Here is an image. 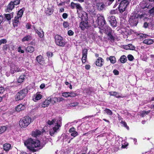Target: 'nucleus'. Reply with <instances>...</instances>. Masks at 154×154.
I'll list each match as a JSON object with an SVG mask.
<instances>
[{
	"instance_id": "a211bd4d",
	"label": "nucleus",
	"mask_w": 154,
	"mask_h": 154,
	"mask_svg": "<svg viewBox=\"0 0 154 154\" xmlns=\"http://www.w3.org/2000/svg\"><path fill=\"white\" fill-rule=\"evenodd\" d=\"M25 108V106L24 105L20 104L16 107V110L17 112H20L24 109Z\"/></svg>"
},
{
	"instance_id": "6e6552de",
	"label": "nucleus",
	"mask_w": 154,
	"mask_h": 154,
	"mask_svg": "<svg viewBox=\"0 0 154 154\" xmlns=\"http://www.w3.org/2000/svg\"><path fill=\"white\" fill-rule=\"evenodd\" d=\"M129 3V2L126 0L122 1L118 7L120 12L122 13L125 11Z\"/></svg>"
},
{
	"instance_id": "5701e85b",
	"label": "nucleus",
	"mask_w": 154,
	"mask_h": 154,
	"mask_svg": "<svg viewBox=\"0 0 154 154\" xmlns=\"http://www.w3.org/2000/svg\"><path fill=\"white\" fill-rule=\"evenodd\" d=\"M78 14H82L81 17L82 19H86L88 18L87 14L84 11H82Z\"/></svg>"
},
{
	"instance_id": "9b49d317",
	"label": "nucleus",
	"mask_w": 154,
	"mask_h": 154,
	"mask_svg": "<svg viewBox=\"0 0 154 154\" xmlns=\"http://www.w3.org/2000/svg\"><path fill=\"white\" fill-rule=\"evenodd\" d=\"M13 1H11L8 5L7 9L5 10L6 12H10L14 8V5L13 4Z\"/></svg>"
},
{
	"instance_id": "1a4fd4ad",
	"label": "nucleus",
	"mask_w": 154,
	"mask_h": 154,
	"mask_svg": "<svg viewBox=\"0 0 154 154\" xmlns=\"http://www.w3.org/2000/svg\"><path fill=\"white\" fill-rule=\"evenodd\" d=\"M108 21L110 23L111 26L113 27H115L116 26L117 21L115 17L112 16L109 17Z\"/></svg>"
},
{
	"instance_id": "4be33fe9",
	"label": "nucleus",
	"mask_w": 154,
	"mask_h": 154,
	"mask_svg": "<svg viewBox=\"0 0 154 154\" xmlns=\"http://www.w3.org/2000/svg\"><path fill=\"white\" fill-rule=\"evenodd\" d=\"M32 39V36L29 35H27L23 37L22 39V41L24 42L26 41H28Z\"/></svg>"
},
{
	"instance_id": "c03bdc74",
	"label": "nucleus",
	"mask_w": 154,
	"mask_h": 154,
	"mask_svg": "<svg viewBox=\"0 0 154 154\" xmlns=\"http://www.w3.org/2000/svg\"><path fill=\"white\" fill-rule=\"evenodd\" d=\"M8 48H9V45H7V44L4 45L3 46V48H2L3 50L4 51H7V50L8 49Z\"/></svg>"
},
{
	"instance_id": "864d4df0",
	"label": "nucleus",
	"mask_w": 154,
	"mask_h": 154,
	"mask_svg": "<svg viewBox=\"0 0 154 154\" xmlns=\"http://www.w3.org/2000/svg\"><path fill=\"white\" fill-rule=\"evenodd\" d=\"M18 51L19 52H21L22 53H23L24 52V51L23 50L21 49V47H19L18 48Z\"/></svg>"
},
{
	"instance_id": "e2e57ef3",
	"label": "nucleus",
	"mask_w": 154,
	"mask_h": 154,
	"mask_svg": "<svg viewBox=\"0 0 154 154\" xmlns=\"http://www.w3.org/2000/svg\"><path fill=\"white\" fill-rule=\"evenodd\" d=\"M67 14L65 13H63L62 15L64 19L66 18L67 17Z\"/></svg>"
},
{
	"instance_id": "8fccbe9b",
	"label": "nucleus",
	"mask_w": 154,
	"mask_h": 154,
	"mask_svg": "<svg viewBox=\"0 0 154 154\" xmlns=\"http://www.w3.org/2000/svg\"><path fill=\"white\" fill-rule=\"evenodd\" d=\"M76 96V94L74 93H69V97H74Z\"/></svg>"
},
{
	"instance_id": "9d476101",
	"label": "nucleus",
	"mask_w": 154,
	"mask_h": 154,
	"mask_svg": "<svg viewBox=\"0 0 154 154\" xmlns=\"http://www.w3.org/2000/svg\"><path fill=\"white\" fill-rule=\"evenodd\" d=\"M87 52L88 50L86 49H84L82 50V60L83 63H85L86 61Z\"/></svg>"
},
{
	"instance_id": "37998d69",
	"label": "nucleus",
	"mask_w": 154,
	"mask_h": 154,
	"mask_svg": "<svg viewBox=\"0 0 154 154\" xmlns=\"http://www.w3.org/2000/svg\"><path fill=\"white\" fill-rule=\"evenodd\" d=\"M63 26L64 28H67L69 26V23L67 22L64 21L63 23Z\"/></svg>"
},
{
	"instance_id": "f3484780",
	"label": "nucleus",
	"mask_w": 154,
	"mask_h": 154,
	"mask_svg": "<svg viewBox=\"0 0 154 154\" xmlns=\"http://www.w3.org/2000/svg\"><path fill=\"white\" fill-rule=\"evenodd\" d=\"M20 18L17 16L15 17L13 23V25L14 27H17L18 26L19 23V19Z\"/></svg>"
},
{
	"instance_id": "a18cd8bd",
	"label": "nucleus",
	"mask_w": 154,
	"mask_h": 154,
	"mask_svg": "<svg viewBox=\"0 0 154 154\" xmlns=\"http://www.w3.org/2000/svg\"><path fill=\"white\" fill-rule=\"evenodd\" d=\"M69 92H64L62 94V96L66 97H69Z\"/></svg>"
},
{
	"instance_id": "2eb2a0df",
	"label": "nucleus",
	"mask_w": 154,
	"mask_h": 154,
	"mask_svg": "<svg viewBox=\"0 0 154 154\" xmlns=\"http://www.w3.org/2000/svg\"><path fill=\"white\" fill-rule=\"evenodd\" d=\"M109 94L110 96H115L117 98L123 97L122 96L121 94H120L119 93L116 91L109 92Z\"/></svg>"
},
{
	"instance_id": "13d9d810",
	"label": "nucleus",
	"mask_w": 154,
	"mask_h": 154,
	"mask_svg": "<svg viewBox=\"0 0 154 154\" xmlns=\"http://www.w3.org/2000/svg\"><path fill=\"white\" fill-rule=\"evenodd\" d=\"M78 105V103H71L70 106H72V107H74L76 106H77Z\"/></svg>"
},
{
	"instance_id": "423d86ee",
	"label": "nucleus",
	"mask_w": 154,
	"mask_h": 154,
	"mask_svg": "<svg viewBox=\"0 0 154 154\" xmlns=\"http://www.w3.org/2000/svg\"><path fill=\"white\" fill-rule=\"evenodd\" d=\"M55 40L56 44L59 46L64 47L66 44L63 37L59 35H57L55 36Z\"/></svg>"
},
{
	"instance_id": "412c9836",
	"label": "nucleus",
	"mask_w": 154,
	"mask_h": 154,
	"mask_svg": "<svg viewBox=\"0 0 154 154\" xmlns=\"http://www.w3.org/2000/svg\"><path fill=\"white\" fill-rule=\"evenodd\" d=\"M34 97L35 98H33V100L35 101H36L42 98V96L41 94L37 93L34 95Z\"/></svg>"
},
{
	"instance_id": "6e6d98bb",
	"label": "nucleus",
	"mask_w": 154,
	"mask_h": 154,
	"mask_svg": "<svg viewBox=\"0 0 154 154\" xmlns=\"http://www.w3.org/2000/svg\"><path fill=\"white\" fill-rule=\"evenodd\" d=\"M4 91V88L2 87H0V94H2Z\"/></svg>"
},
{
	"instance_id": "69168bd1",
	"label": "nucleus",
	"mask_w": 154,
	"mask_h": 154,
	"mask_svg": "<svg viewBox=\"0 0 154 154\" xmlns=\"http://www.w3.org/2000/svg\"><path fill=\"white\" fill-rule=\"evenodd\" d=\"M47 55L48 56H51V57H52L53 55V53L50 52H48L47 53Z\"/></svg>"
},
{
	"instance_id": "49530a36",
	"label": "nucleus",
	"mask_w": 154,
	"mask_h": 154,
	"mask_svg": "<svg viewBox=\"0 0 154 154\" xmlns=\"http://www.w3.org/2000/svg\"><path fill=\"white\" fill-rule=\"evenodd\" d=\"M77 3L75 4L73 2H72L70 4V7L72 9H74L75 7H76Z\"/></svg>"
},
{
	"instance_id": "09e8293b",
	"label": "nucleus",
	"mask_w": 154,
	"mask_h": 154,
	"mask_svg": "<svg viewBox=\"0 0 154 154\" xmlns=\"http://www.w3.org/2000/svg\"><path fill=\"white\" fill-rule=\"evenodd\" d=\"M128 58L129 60L132 61L134 59V57L131 55L130 54L128 55Z\"/></svg>"
},
{
	"instance_id": "680f3d73",
	"label": "nucleus",
	"mask_w": 154,
	"mask_h": 154,
	"mask_svg": "<svg viewBox=\"0 0 154 154\" xmlns=\"http://www.w3.org/2000/svg\"><path fill=\"white\" fill-rule=\"evenodd\" d=\"M69 132L71 133L75 131V129L74 127H72L69 129Z\"/></svg>"
},
{
	"instance_id": "052dcab7",
	"label": "nucleus",
	"mask_w": 154,
	"mask_h": 154,
	"mask_svg": "<svg viewBox=\"0 0 154 154\" xmlns=\"http://www.w3.org/2000/svg\"><path fill=\"white\" fill-rule=\"evenodd\" d=\"M31 25L29 24L28 23L26 25V28L27 29H30L31 28Z\"/></svg>"
},
{
	"instance_id": "bb28decb",
	"label": "nucleus",
	"mask_w": 154,
	"mask_h": 154,
	"mask_svg": "<svg viewBox=\"0 0 154 154\" xmlns=\"http://www.w3.org/2000/svg\"><path fill=\"white\" fill-rule=\"evenodd\" d=\"M35 31L37 33L38 35L40 38H42L44 35V32L42 30H40V31L37 29H35Z\"/></svg>"
},
{
	"instance_id": "ddd939ff",
	"label": "nucleus",
	"mask_w": 154,
	"mask_h": 154,
	"mask_svg": "<svg viewBox=\"0 0 154 154\" xmlns=\"http://www.w3.org/2000/svg\"><path fill=\"white\" fill-rule=\"evenodd\" d=\"M11 72L13 74L16 72H19L21 71V70L17 66L14 65L12 66L11 67Z\"/></svg>"
},
{
	"instance_id": "4d7b16f0",
	"label": "nucleus",
	"mask_w": 154,
	"mask_h": 154,
	"mask_svg": "<svg viewBox=\"0 0 154 154\" xmlns=\"http://www.w3.org/2000/svg\"><path fill=\"white\" fill-rule=\"evenodd\" d=\"M148 36V35L145 34H142L140 35V37L143 38H146Z\"/></svg>"
},
{
	"instance_id": "aec40b11",
	"label": "nucleus",
	"mask_w": 154,
	"mask_h": 154,
	"mask_svg": "<svg viewBox=\"0 0 154 154\" xmlns=\"http://www.w3.org/2000/svg\"><path fill=\"white\" fill-rule=\"evenodd\" d=\"M11 147V145L9 143H5L3 145V149L4 150L6 151H8Z\"/></svg>"
},
{
	"instance_id": "ea45409f",
	"label": "nucleus",
	"mask_w": 154,
	"mask_h": 154,
	"mask_svg": "<svg viewBox=\"0 0 154 154\" xmlns=\"http://www.w3.org/2000/svg\"><path fill=\"white\" fill-rule=\"evenodd\" d=\"M107 35L109 37V39L111 40H114V37L110 33H108Z\"/></svg>"
},
{
	"instance_id": "a878e982",
	"label": "nucleus",
	"mask_w": 154,
	"mask_h": 154,
	"mask_svg": "<svg viewBox=\"0 0 154 154\" xmlns=\"http://www.w3.org/2000/svg\"><path fill=\"white\" fill-rule=\"evenodd\" d=\"M26 75H20L18 79V82L19 83L22 82L26 78Z\"/></svg>"
},
{
	"instance_id": "58836bf2",
	"label": "nucleus",
	"mask_w": 154,
	"mask_h": 154,
	"mask_svg": "<svg viewBox=\"0 0 154 154\" xmlns=\"http://www.w3.org/2000/svg\"><path fill=\"white\" fill-rule=\"evenodd\" d=\"M105 111L107 113V114L109 115H112V112L109 109H106L105 110Z\"/></svg>"
},
{
	"instance_id": "603ef678",
	"label": "nucleus",
	"mask_w": 154,
	"mask_h": 154,
	"mask_svg": "<svg viewBox=\"0 0 154 154\" xmlns=\"http://www.w3.org/2000/svg\"><path fill=\"white\" fill-rule=\"evenodd\" d=\"M7 41L6 39H2L0 40V42L2 44H5L7 42Z\"/></svg>"
},
{
	"instance_id": "3c124183",
	"label": "nucleus",
	"mask_w": 154,
	"mask_h": 154,
	"mask_svg": "<svg viewBox=\"0 0 154 154\" xmlns=\"http://www.w3.org/2000/svg\"><path fill=\"white\" fill-rule=\"evenodd\" d=\"M149 13L151 14H154V7L149 11Z\"/></svg>"
},
{
	"instance_id": "4468645a",
	"label": "nucleus",
	"mask_w": 154,
	"mask_h": 154,
	"mask_svg": "<svg viewBox=\"0 0 154 154\" xmlns=\"http://www.w3.org/2000/svg\"><path fill=\"white\" fill-rule=\"evenodd\" d=\"M51 102V98H48L46 99L43 102L42 105V106L43 107H47Z\"/></svg>"
},
{
	"instance_id": "5fc2aeb1",
	"label": "nucleus",
	"mask_w": 154,
	"mask_h": 154,
	"mask_svg": "<svg viewBox=\"0 0 154 154\" xmlns=\"http://www.w3.org/2000/svg\"><path fill=\"white\" fill-rule=\"evenodd\" d=\"M68 34L69 35H73L74 32L71 30H69L68 32Z\"/></svg>"
},
{
	"instance_id": "c9c22d12",
	"label": "nucleus",
	"mask_w": 154,
	"mask_h": 154,
	"mask_svg": "<svg viewBox=\"0 0 154 154\" xmlns=\"http://www.w3.org/2000/svg\"><path fill=\"white\" fill-rule=\"evenodd\" d=\"M23 11L22 9H21L18 11L17 16L18 17H19L21 18L23 15Z\"/></svg>"
},
{
	"instance_id": "a19ab883",
	"label": "nucleus",
	"mask_w": 154,
	"mask_h": 154,
	"mask_svg": "<svg viewBox=\"0 0 154 154\" xmlns=\"http://www.w3.org/2000/svg\"><path fill=\"white\" fill-rule=\"evenodd\" d=\"M58 101V98L57 97H54L52 99H51V102L52 104H54L56 102Z\"/></svg>"
},
{
	"instance_id": "4c0bfd02",
	"label": "nucleus",
	"mask_w": 154,
	"mask_h": 154,
	"mask_svg": "<svg viewBox=\"0 0 154 154\" xmlns=\"http://www.w3.org/2000/svg\"><path fill=\"white\" fill-rule=\"evenodd\" d=\"M120 123L123 125V126L126 128L127 129H129V127L127 126L126 122L125 121H123V120H121Z\"/></svg>"
},
{
	"instance_id": "393cba45",
	"label": "nucleus",
	"mask_w": 154,
	"mask_h": 154,
	"mask_svg": "<svg viewBox=\"0 0 154 154\" xmlns=\"http://www.w3.org/2000/svg\"><path fill=\"white\" fill-rule=\"evenodd\" d=\"M26 50L27 52L31 53L34 51V48L33 47L29 46L26 48Z\"/></svg>"
},
{
	"instance_id": "cd10ccee",
	"label": "nucleus",
	"mask_w": 154,
	"mask_h": 154,
	"mask_svg": "<svg viewBox=\"0 0 154 154\" xmlns=\"http://www.w3.org/2000/svg\"><path fill=\"white\" fill-rule=\"evenodd\" d=\"M14 14L11 13L10 14H5V16L8 20H10L13 17Z\"/></svg>"
},
{
	"instance_id": "c756f323",
	"label": "nucleus",
	"mask_w": 154,
	"mask_h": 154,
	"mask_svg": "<svg viewBox=\"0 0 154 154\" xmlns=\"http://www.w3.org/2000/svg\"><path fill=\"white\" fill-rule=\"evenodd\" d=\"M38 63L40 64H42L43 63V61L42 60V57L41 55L37 56L36 57Z\"/></svg>"
},
{
	"instance_id": "79ce46f5",
	"label": "nucleus",
	"mask_w": 154,
	"mask_h": 154,
	"mask_svg": "<svg viewBox=\"0 0 154 154\" xmlns=\"http://www.w3.org/2000/svg\"><path fill=\"white\" fill-rule=\"evenodd\" d=\"M20 0H14L13 1V4L14 5H17L20 3Z\"/></svg>"
},
{
	"instance_id": "0e129e2a",
	"label": "nucleus",
	"mask_w": 154,
	"mask_h": 154,
	"mask_svg": "<svg viewBox=\"0 0 154 154\" xmlns=\"http://www.w3.org/2000/svg\"><path fill=\"white\" fill-rule=\"evenodd\" d=\"M143 26L145 28H147L148 26V24L147 22H145Z\"/></svg>"
},
{
	"instance_id": "e433bc0d",
	"label": "nucleus",
	"mask_w": 154,
	"mask_h": 154,
	"mask_svg": "<svg viewBox=\"0 0 154 154\" xmlns=\"http://www.w3.org/2000/svg\"><path fill=\"white\" fill-rule=\"evenodd\" d=\"M140 5L142 8L144 9L146 8H148L149 6H147L146 3L145 2H143V3H141Z\"/></svg>"
},
{
	"instance_id": "f704fd0d",
	"label": "nucleus",
	"mask_w": 154,
	"mask_h": 154,
	"mask_svg": "<svg viewBox=\"0 0 154 154\" xmlns=\"http://www.w3.org/2000/svg\"><path fill=\"white\" fill-rule=\"evenodd\" d=\"M109 58L112 63H114L116 62V59L114 57L111 56Z\"/></svg>"
},
{
	"instance_id": "0eeeda50",
	"label": "nucleus",
	"mask_w": 154,
	"mask_h": 154,
	"mask_svg": "<svg viewBox=\"0 0 154 154\" xmlns=\"http://www.w3.org/2000/svg\"><path fill=\"white\" fill-rule=\"evenodd\" d=\"M97 19L96 22L98 24L100 27H101L103 26L106 23V22L103 16L101 15L100 14H98L97 15Z\"/></svg>"
},
{
	"instance_id": "39448f33",
	"label": "nucleus",
	"mask_w": 154,
	"mask_h": 154,
	"mask_svg": "<svg viewBox=\"0 0 154 154\" xmlns=\"http://www.w3.org/2000/svg\"><path fill=\"white\" fill-rule=\"evenodd\" d=\"M27 93V90L26 89L20 91L15 96L16 100L18 101L22 100L25 97Z\"/></svg>"
},
{
	"instance_id": "c85d7f7f",
	"label": "nucleus",
	"mask_w": 154,
	"mask_h": 154,
	"mask_svg": "<svg viewBox=\"0 0 154 154\" xmlns=\"http://www.w3.org/2000/svg\"><path fill=\"white\" fill-rule=\"evenodd\" d=\"M153 41L152 39H145L143 41V43L147 45H151L153 43Z\"/></svg>"
},
{
	"instance_id": "20e7f679",
	"label": "nucleus",
	"mask_w": 154,
	"mask_h": 154,
	"mask_svg": "<svg viewBox=\"0 0 154 154\" xmlns=\"http://www.w3.org/2000/svg\"><path fill=\"white\" fill-rule=\"evenodd\" d=\"M31 119L29 116L25 117L21 119L19 122L20 126L21 128L27 127L31 123Z\"/></svg>"
},
{
	"instance_id": "338daca9",
	"label": "nucleus",
	"mask_w": 154,
	"mask_h": 154,
	"mask_svg": "<svg viewBox=\"0 0 154 154\" xmlns=\"http://www.w3.org/2000/svg\"><path fill=\"white\" fill-rule=\"evenodd\" d=\"M45 87V84H42L40 85V87L41 89H43Z\"/></svg>"
},
{
	"instance_id": "f8f14e48",
	"label": "nucleus",
	"mask_w": 154,
	"mask_h": 154,
	"mask_svg": "<svg viewBox=\"0 0 154 154\" xmlns=\"http://www.w3.org/2000/svg\"><path fill=\"white\" fill-rule=\"evenodd\" d=\"M103 63V60L102 58L99 57L97 60L96 62V64L97 66H98L101 67L102 66Z\"/></svg>"
},
{
	"instance_id": "bf43d9fd",
	"label": "nucleus",
	"mask_w": 154,
	"mask_h": 154,
	"mask_svg": "<svg viewBox=\"0 0 154 154\" xmlns=\"http://www.w3.org/2000/svg\"><path fill=\"white\" fill-rule=\"evenodd\" d=\"M113 72L115 75H117L119 74V71L116 69H115L113 71Z\"/></svg>"
},
{
	"instance_id": "7ed1b4c3",
	"label": "nucleus",
	"mask_w": 154,
	"mask_h": 154,
	"mask_svg": "<svg viewBox=\"0 0 154 154\" xmlns=\"http://www.w3.org/2000/svg\"><path fill=\"white\" fill-rule=\"evenodd\" d=\"M144 17V14L140 15L136 13H132L130 15L128 22L131 26H136L138 23L139 18L141 19Z\"/></svg>"
},
{
	"instance_id": "f03ea898",
	"label": "nucleus",
	"mask_w": 154,
	"mask_h": 154,
	"mask_svg": "<svg viewBox=\"0 0 154 154\" xmlns=\"http://www.w3.org/2000/svg\"><path fill=\"white\" fill-rule=\"evenodd\" d=\"M25 145L29 150L34 152L37 151L36 149L34 148L38 147L40 145V141L37 140L34 141L31 138H30L26 140L24 142Z\"/></svg>"
},
{
	"instance_id": "dca6fc26",
	"label": "nucleus",
	"mask_w": 154,
	"mask_h": 154,
	"mask_svg": "<svg viewBox=\"0 0 154 154\" xmlns=\"http://www.w3.org/2000/svg\"><path fill=\"white\" fill-rule=\"evenodd\" d=\"M88 26L87 22L83 21L80 24L79 27L82 30H84Z\"/></svg>"
},
{
	"instance_id": "7c9ffc66",
	"label": "nucleus",
	"mask_w": 154,
	"mask_h": 154,
	"mask_svg": "<svg viewBox=\"0 0 154 154\" xmlns=\"http://www.w3.org/2000/svg\"><path fill=\"white\" fill-rule=\"evenodd\" d=\"M126 49L127 50H134L135 49V47L132 44H129L126 46Z\"/></svg>"
},
{
	"instance_id": "6ab92c4d",
	"label": "nucleus",
	"mask_w": 154,
	"mask_h": 154,
	"mask_svg": "<svg viewBox=\"0 0 154 154\" xmlns=\"http://www.w3.org/2000/svg\"><path fill=\"white\" fill-rule=\"evenodd\" d=\"M41 131L38 130H36L32 132V135L35 137H37L41 134Z\"/></svg>"
},
{
	"instance_id": "f257e3e1",
	"label": "nucleus",
	"mask_w": 154,
	"mask_h": 154,
	"mask_svg": "<svg viewBox=\"0 0 154 154\" xmlns=\"http://www.w3.org/2000/svg\"><path fill=\"white\" fill-rule=\"evenodd\" d=\"M62 119L59 118L57 119H54L52 121L48 120L47 123L49 125L55 124V126L50 129V134L51 136H53L59 130V128L62 125Z\"/></svg>"
},
{
	"instance_id": "72a5a7b5",
	"label": "nucleus",
	"mask_w": 154,
	"mask_h": 154,
	"mask_svg": "<svg viewBox=\"0 0 154 154\" xmlns=\"http://www.w3.org/2000/svg\"><path fill=\"white\" fill-rule=\"evenodd\" d=\"M7 127L5 126L0 127V134L4 133L6 130Z\"/></svg>"
},
{
	"instance_id": "b1692460",
	"label": "nucleus",
	"mask_w": 154,
	"mask_h": 154,
	"mask_svg": "<svg viewBox=\"0 0 154 154\" xmlns=\"http://www.w3.org/2000/svg\"><path fill=\"white\" fill-rule=\"evenodd\" d=\"M97 9L99 11L103 10L105 8V5L102 3H98L97 4Z\"/></svg>"
},
{
	"instance_id": "473e14b6",
	"label": "nucleus",
	"mask_w": 154,
	"mask_h": 154,
	"mask_svg": "<svg viewBox=\"0 0 154 154\" xmlns=\"http://www.w3.org/2000/svg\"><path fill=\"white\" fill-rule=\"evenodd\" d=\"M76 8L77 9V12L78 13H79L80 12L79 11L81 12L82 11V8L80 4L78 3H77L76 5Z\"/></svg>"
},
{
	"instance_id": "de8ad7c7",
	"label": "nucleus",
	"mask_w": 154,
	"mask_h": 154,
	"mask_svg": "<svg viewBox=\"0 0 154 154\" xmlns=\"http://www.w3.org/2000/svg\"><path fill=\"white\" fill-rule=\"evenodd\" d=\"M78 133L76 131H75L74 132L71 133V135L73 137H75L78 135Z\"/></svg>"
},
{
	"instance_id": "774afa93",
	"label": "nucleus",
	"mask_w": 154,
	"mask_h": 154,
	"mask_svg": "<svg viewBox=\"0 0 154 154\" xmlns=\"http://www.w3.org/2000/svg\"><path fill=\"white\" fill-rule=\"evenodd\" d=\"M85 68L86 69H89L90 68V66L89 65H86Z\"/></svg>"
},
{
	"instance_id": "2f4dec72",
	"label": "nucleus",
	"mask_w": 154,
	"mask_h": 154,
	"mask_svg": "<svg viewBox=\"0 0 154 154\" xmlns=\"http://www.w3.org/2000/svg\"><path fill=\"white\" fill-rule=\"evenodd\" d=\"M120 60L122 63H125L127 61L126 57L124 55L122 56L120 58Z\"/></svg>"
}]
</instances>
